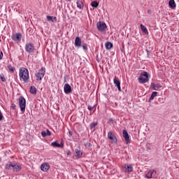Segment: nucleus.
<instances>
[{"mask_svg":"<svg viewBox=\"0 0 179 179\" xmlns=\"http://www.w3.org/2000/svg\"><path fill=\"white\" fill-rule=\"evenodd\" d=\"M19 76L20 80H23L24 83H27L29 79V70L24 67L20 68Z\"/></svg>","mask_w":179,"mask_h":179,"instance_id":"obj_1","label":"nucleus"},{"mask_svg":"<svg viewBox=\"0 0 179 179\" xmlns=\"http://www.w3.org/2000/svg\"><path fill=\"white\" fill-rule=\"evenodd\" d=\"M45 75V67H42L38 70L37 73L35 74L36 80H43L44 76Z\"/></svg>","mask_w":179,"mask_h":179,"instance_id":"obj_2","label":"nucleus"},{"mask_svg":"<svg viewBox=\"0 0 179 179\" xmlns=\"http://www.w3.org/2000/svg\"><path fill=\"white\" fill-rule=\"evenodd\" d=\"M139 83H148L149 82V74L148 72H143L138 78Z\"/></svg>","mask_w":179,"mask_h":179,"instance_id":"obj_3","label":"nucleus"},{"mask_svg":"<svg viewBox=\"0 0 179 179\" xmlns=\"http://www.w3.org/2000/svg\"><path fill=\"white\" fill-rule=\"evenodd\" d=\"M18 103L20 108V110L22 113L26 111V99L24 96H20L18 99Z\"/></svg>","mask_w":179,"mask_h":179,"instance_id":"obj_4","label":"nucleus"},{"mask_svg":"<svg viewBox=\"0 0 179 179\" xmlns=\"http://www.w3.org/2000/svg\"><path fill=\"white\" fill-rule=\"evenodd\" d=\"M35 50L36 47L34 46V44H33L32 43L29 42L25 44V51L28 54H33Z\"/></svg>","mask_w":179,"mask_h":179,"instance_id":"obj_5","label":"nucleus"},{"mask_svg":"<svg viewBox=\"0 0 179 179\" xmlns=\"http://www.w3.org/2000/svg\"><path fill=\"white\" fill-rule=\"evenodd\" d=\"M96 27L99 31H106L107 25L106 24V22L99 21L96 23Z\"/></svg>","mask_w":179,"mask_h":179,"instance_id":"obj_6","label":"nucleus"},{"mask_svg":"<svg viewBox=\"0 0 179 179\" xmlns=\"http://www.w3.org/2000/svg\"><path fill=\"white\" fill-rule=\"evenodd\" d=\"M13 170L15 173H17L22 170V165L16 162H13Z\"/></svg>","mask_w":179,"mask_h":179,"instance_id":"obj_7","label":"nucleus"},{"mask_svg":"<svg viewBox=\"0 0 179 179\" xmlns=\"http://www.w3.org/2000/svg\"><path fill=\"white\" fill-rule=\"evenodd\" d=\"M108 138L110 139L112 143H117V137L113 134V132L108 131Z\"/></svg>","mask_w":179,"mask_h":179,"instance_id":"obj_8","label":"nucleus"},{"mask_svg":"<svg viewBox=\"0 0 179 179\" xmlns=\"http://www.w3.org/2000/svg\"><path fill=\"white\" fill-rule=\"evenodd\" d=\"M64 91L66 94H70V93H72V87L69 84L66 83L64 85Z\"/></svg>","mask_w":179,"mask_h":179,"instance_id":"obj_9","label":"nucleus"},{"mask_svg":"<svg viewBox=\"0 0 179 179\" xmlns=\"http://www.w3.org/2000/svg\"><path fill=\"white\" fill-rule=\"evenodd\" d=\"M113 83H114L115 86L117 88L119 92H122V90H121V81H120V80H118L117 78V77H115L113 79Z\"/></svg>","mask_w":179,"mask_h":179,"instance_id":"obj_10","label":"nucleus"},{"mask_svg":"<svg viewBox=\"0 0 179 179\" xmlns=\"http://www.w3.org/2000/svg\"><path fill=\"white\" fill-rule=\"evenodd\" d=\"M11 38L13 41H20V40H22V34L16 33L15 34H13Z\"/></svg>","mask_w":179,"mask_h":179,"instance_id":"obj_11","label":"nucleus"},{"mask_svg":"<svg viewBox=\"0 0 179 179\" xmlns=\"http://www.w3.org/2000/svg\"><path fill=\"white\" fill-rule=\"evenodd\" d=\"M123 169H124L125 173H131V171H134V168L132 167V165H131V164H124L123 166Z\"/></svg>","mask_w":179,"mask_h":179,"instance_id":"obj_12","label":"nucleus"},{"mask_svg":"<svg viewBox=\"0 0 179 179\" xmlns=\"http://www.w3.org/2000/svg\"><path fill=\"white\" fill-rule=\"evenodd\" d=\"M74 45L77 48H80V47L82 46V40L80 39V38L79 36H77L76 38L75 42H74Z\"/></svg>","mask_w":179,"mask_h":179,"instance_id":"obj_13","label":"nucleus"},{"mask_svg":"<svg viewBox=\"0 0 179 179\" xmlns=\"http://www.w3.org/2000/svg\"><path fill=\"white\" fill-rule=\"evenodd\" d=\"M122 135L126 143H129L130 140H129V134H128V131L124 129L122 131Z\"/></svg>","mask_w":179,"mask_h":179,"instance_id":"obj_14","label":"nucleus"},{"mask_svg":"<svg viewBox=\"0 0 179 179\" xmlns=\"http://www.w3.org/2000/svg\"><path fill=\"white\" fill-rule=\"evenodd\" d=\"M157 171L155 169H152L146 174L145 177L147 178H152V177H155V174H156Z\"/></svg>","mask_w":179,"mask_h":179,"instance_id":"obj_15","label":"nucleus"},{"mask_svg":"<svg viewBox=\"0 0 179 179\" xmlns=\"http://www.w3.org/2000/svg\"><path fill=\"white\" fill-rule=\"evenodd\" d=\"M76 153V157L78 159H80L82 157V155H83V152L82 150H80V147H78L77 149L75 150Z\"/></svg>","mask_w":179,"mask_h":179,"instance_id":"obj_16","label":"nucleus"},{"mask_svg":"<svg viewBox=\"0 0 179 179\" xmlns=\"http://www.w3.org/2000/svg\"><path fill=\"white\" fill-rule=\"evenodd\" d=\"M41 170L42 171H48L50 170V164L47 163H43L41 165Z\"/></svg>","mask_w":179,"mask_h":179,"instance_id":"obj_17","label":"nucleus"},{"mask_svg":"<svg viewBox=\"0 0 179 179\" xmlns=\"http://www.w3.org/2000/svg\"><path fill=\"white\" fill-rule=\"evenodd\" d=\"M51 146L53 148H64V143H61L60 144L58 143V141H54L51 143Z\"/></svg>","mask_w":179,"mask_h":179,"instance_id":"obj_18","label":"nucleus"},{"mask_svg":"<svg viewBox=\"0 0 179 179\" xmlns=\"http://www.w3.org/2000/svg\"><path fill=\"white\" fill-rule=\"evenodd\" d=\"M99 124V122H93L90 124V128L91 131H96V127Z\"/></svg>","mask_w":179,"mask_h":179,"instance_id":"obj_19","label":"nucleus"},{"mask_svg":"<svg viewBox=\"0 0 179 179\" xmlns=\"http://www.w3.org/2000/svg\"><path fill=\"white\" fill-rule=\"evenodd\" d=\"M41 136L43 138H45V136H51V131H50L48 129L45 131H41Z\"/></svg>","mask_w":179,"mask_h":179,"instance_id":"obj_20","label":"nucleus"},{"mask_svg":"<svg viewBox=\"0 0 179 179\" xmlns=\"http://www.w3.org/2000/svg\"><path fill=\"white\" fill-rule=\"evenodd\" d=\"M151 87H152L153 90H159V89H161L162 86L159 84H155V83H152Z\"/></svg>","mask_w":179,"mask_h":179,"instance_id":"obj_21","label":"nucleus"},{"mask_svg":"<svg viewBox=\"0 0 179 179\" xmlns=\"http://www.w3.org/2000/svg\"><path fill=\"white\" fill-rule=\"evenodd\" d=\"M29 92L31 94H37V88L34 86H31Z\"/></svg>","mask_w":179,"mask_h":179,"instance_id":"obj_22","label":"nucleus"},{"mask_svg":"<svg viewBox=\"0 0 179 179\" xmlns=\"http://www.w3.org/2000/svg\"><path fill=\"white\" fill-rule=\"evenodd\" d=\"M105 47L106 50H111L113 48V43L111 42H106Z\"/></svg>","mask_w":179,"mask_h":179,"instance_id":"obj_23","label":"nucleus"},{"mask_svg":"<svg viewBox=\"0 0 179 179\" xmlns=\"http://www.w3.org/2000/svg\"><path fill=\"white\" fill-rule=\"evenodd\" d=\"M13 167V162H10L6 165V170H10Z\"/></svg>","mask_w":179,"mask_h":179,"instance_id":"obj_24","label":"nucleus"},{"mask_svg":"<svg viewBox=\"0 0 179 179\" xmlns=\"http://www.w3.org/2000/svg\"><path fill=\"white\" fill-rule=\"evenodd\" d=\"M77 3V7L79 8V9H83L84 5H83V2H82V1L78 0L76 2Z\"/></svg>","mask_w":179,"mask_h":179,"instance_id":"obj_25","label":"nucleus"},{"mask_svg":"<svg viewBox=\"0 0 179 179\" xmlns=\"http://www.w3.org/2000/svg\"><path fill=\"white\" fill-rule=\"evenodd\" d=\"M156 96H157V92H153L150 97L149 103H150V101H152V100H153Z\"/></svg>","mask_w":179,"mask_h":179,"instance_id":"obj_26","label":"nucleus"},{"mask_svg":"<svg viewBox=\"0 0 179 179\" xmlns=\"http://www.w3.org/2000/svg\"><path fill=\"white\" fill-rule=\"evenodd\" d=\"M169 5L170 8H176V1L174 0H170L169 1Z\"/></svg>","mask_w":179,"mask_h":179,"instance_id":"obj_27","label":"nucleus"},{"mask_svg":"<svg viewBox=\"0 0 179 179\" xmlns=\"http://www.w3.org/2000/svg\"><path fill=\"white\" fill-rule=\"evenodd\" d=\"M8 69L9 70V72H10L11 73H13L15 71V67L12 66V64H8Z\"/></svg>","mask_w":179,"mask_h":179,"instance_id":"obj_28","label":"nucleus"},{"mask_svg":"<svg viewBox=\"0 0 179 179\" xmlns=\"http://www.w3.org/2000/svg\"><path fill=\"white\" fill-rule=\"evenodd\" d=\"M141 29L143 31V33H144L145 34H148V29L146 28V27H145L143 24H141Z\"/></svg>","mask_w":179,"mask_h":179,"instance_id":"obj_29","label":"nucleus"},{"mask_svg":"<svg viewBox=\"0 0 179 179\" xmlns=\"http://www.w3.org/2000/svg\"><path fill=\"white\" fill-rule=\"evenodd\" d=\"M91 6H92V8H97V6H99V3L96 1H94L91 3Z\"/></svg>","mask_w":179,"mask_h":179,"instance_id":"obj_30","label":"nucleus"},{"mask_svg":"<svg viewBox=\"0 0 179 179\" xmlns=\"http://www.w3.org/2000/svg\"><path fill=\"white\" fill-rule=\"evenodd\" d=\"M81 47H83V51H87V44L84 43V44L81 45Z\"/></svg>","mask_w":179,"mask_h":179,"instance_id":"obj_31","label":"nucleus"},{"mask_svg":"<svg viewBox=\"0 0 179 179\" xmlns=\"http://www.w3.org/2000/svg\"><path fill=\"white\" fill-rule=\"evenodd\" d=\"M46 19L48 22H54V20H52V16L51 15H47Z\"/></svg>","mask_w":179,"mask_h":179,"instance_id":"obj_32","label":"nucleus"},{"mask_svg":"<svg viewBox=\"0 0 179 179\" xmlns=\"http://www.w3.org/2000/svg\"><path fill=\"white\" fill-rule=\"evenodd\" d=\"M93 108H94V106H91L90 105H87V110H89V111H92V110H93Z\"/></svg>","mask_w":179,"mask_h":179,"instance_id":"obj_33","label":"nucleus"},{"mask_svg":"<svg viewBox=\"0 0 179 179\" xmlns=\"http://www.w3.org/2000/svg\"><path fill=\"white\" fill-rule=\"evenodd\" d=\"M1 82H6V78H5L4 76H1Z\"/></svg>","mask_w":179,"mask_h":179,"instance_id":"obj_34","label":"nucleus"},{"mask_svg":"<svg viewBox=\"0 0 179 179\" xmlns=\"http://www.w3.org/2000/svg\"><path fill=\"white\" fill-rule=\"evenodd\" d=\"M3 120V115L2 114V112L0 110V121H2Z\"/></svg>","mask_w":179,"mask_h":179,"instance_id":"obj_35","label":"nucleus"},{"mask_svg":"<svg viewBox=\"0 0 179 179\" xmlns=\"http://www.w3.org/2000/svg\"><path fill=\"white\" fill-rule=\"evenodd\" d=\"M11 108H12L13 110H15V109L16 108V105H15V103H12V105H11Z\"/></svg>","mask_w":179,"mask_h":179,"instance_id":"obj_36","label":"nucleus"},{"mask_svg":"<svg viewBox=\"0 0 179 179\" xmlns=\"http://www.w3.org/2000/svg\"><path fill=\"white\" fill-rule=\"evenodd\" d=\"M3 57V53L2 52V51H0V60L2 59Z\"/></svg>","mask_w":179,"mask_h":179,"instance_id":"obj_37","label":"nucleus"},{"mask_svg":"<svg viewBox=\"0 0 179 179\" xmlns=\"http://www.w3.org/2000/svg\"><path fill=\"white\" fill-rule=\"evenodd\" d=\"M72 135H73V133H72V131H69V136H72Z\"/></svg>","mask_w":179,"mask_h":179,"instance_id":"obj_38","label":"nucleus"},{"mask_svg":"<svg viewBox=\"0 0 179 179\" xmlns=\"http://www.w3.org/2000/svg\"><path fill=\"white\" fill-rule=\"evenodd\" d=\"M53 22H57V17H52Z\"/></svg>","mask_w":179,"mask_h":179,"instance_id":"obj_39","label":"nucleus"},{"mask_svg":"<svg viewBox=\"0 0 179 179\" xmlns=\"http://www.w3.org/2000/svg\"><path fill=\"white\" fill-rule=\"evenodd\" d=\"M68 156H71L72 155V152H71L69 150L67 151Z\"/></svg>","mask_w":179,"mask_h":179,"instance_id":"obj_40","label":"nucleus"},{"mask_svg":"<svg viewBox=\"0 0 179 179\" xmlns=\"http://www.w3.org/2000/svg\"><path fill=\"white\" fill-rule=\"evenodd\" d=\"M121 51H122V52H124L125 49L124 48V46H122V48H121Z\"/></svg>","mask_w":179,"mask_h":179,"instance_id":"obj_41","label":"nucleus"},{"mask_svg":"<svg viewBox=\"0 0 179 179\" xmlns=\"http://www.w3.org/2000/svg\"><path fill=\"white\" fill-rule=\"evenodd\" d=\"M98 58H99V57L96 56V61H97L98 62H100V60H99Z\"/></svg>","mask_w":179,"mask_h":179,"instance_id":"obj_42","label":"nucleus"},{"mask_svg":"<svg viewBox=\"0 0 179 179\" xmlns=\"http://www.w3.org/2000/svg\"><path fill=\"white\" fill-rule=\"evenodd\" d=\"M148 13H150V10H148Z\"/></svg>","mask_w":179,"mask_h":179,"instance_id":"obj_43","label":"nucleus"},{"mask_svg":"<svg viewBox=\"0 0 179 179\" xmlns=\"http://www.w3.org/2000/svg\"><path fill=\"white\" fill-rule=\"evenodd\" d=\"M68 1H71V0H68Z\"/></svg>","mask_w":179,"mask_h":179,"instance_id":"obj_44","label":"nucleus"}]
</instances>
